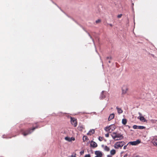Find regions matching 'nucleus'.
Returning a JSON list of instances; mask_svg holds the SVG:
<instances>
[{"label": "nucleus", "instance_id": "obj_24", "mask_svg": "<svg viewBox=\"0 0 157 157\" xmlns=\"http://www.w3.org/2000/svg\"><path fill=\"white\" fill-rule=\"evenodd\" d=\"M138 126L136 125H134L133 126V128L134 129H138Z\"/></svg>", "mask_w": 157, "mask_h": 157}, {"label": "nucleus", "instance_id": "obj_30", "mask_svg": "<svg viewBox=\"0 0 157 157\" xmlns=\"http://www.w3.org/2000/svg\"><path fill=\"white\" fill-rule=\"evenodd\" d=\"M112 58L111 57H106V59H111Z\"/></svg>", "mask_w": 157, "mask_h": 157}, {"label": "nucleus", "instance_id": "obj_13", "mask_svg": "<svg viewBox=\"0 0 157 157\" xmlns=\"http://www.w3.org/2000/svg\"><path fill=\"white\" fill-rule=\"evenodd\" d=\"M116 109L117 110L118 114H120L123 113V110L121 108H119L118 107H117Z\"/></svg>", "mask_w": 157, "mask_h": 157}, {"label": "nucleus", "instance_id": "obj_29", "mask_svg": "<svg viewBox=\"0 0 157 157\" xmlns=\"http://www.w3.org/2000/svg\"><path fill=\"white\" fill-rule=\"evenodd\" d=\"M122 16V14H120L118 15L117 17H118V18H121V17Z\"/></svg>", "mask_w": 157, "mask_h": 157}, {"label": "nucleus", "instance_id": "obj_16", "mask_svg": "<svg viewBox=\"0 0 157 157\" xmlns=\"http://www.w3.org/2000/svg\"><path fill=\"white\" fill-rule=\"evenodd\" d=\"M152 143L155 146H157V139H154L152 141Z\"/></svg>", "mask_w": 157, "mask_h": 157}, {"label": "nucleus", "instance_id": "obj_34", "mask_svg": "<svg viewBox=\"0 0 157 157\" xmlns=\"http://www.w3.org/2000/svg\"><path fill=\"white\" fill-rule=\"evenodd\" d=\"M109 25L111 27L113 26V25L112 24H109Z\"/></svg>", "mask_w": 157, "mask_h": 157}, {"label": "nucleus", "instance_id": "obj_10", "mask_svg": "<svg viewBox=\"0 0 157 157\" xmlns=\"http://www.w3.org/2000/svg\"><path fill=\"white\" fill-rule=\"evenodd\" d=\"M90 145L91 147L94 148L96 147H97L98 145L97 143L93 141H91L90 142Z\"/></svg>", "mask_w": 157, "mask_h": 157}, {"label": "nucleus", "instance_id": "obj_17", "mask_svg": "<svg viewBox=\"0 0 157 157\" xmlns=\"http://www.w3.org/2000/svg\"><path fill=\"white\" fill-rule=\"evenodd\" d=\"M83 129L84 128L82 126H79L78 127V129L81 131H82Z\"/></svg>", "mask_w": 157, "mask_h": 157}, {"label": "nucleus", "instance_id": "obj_19", "mask_svg": "<svg viewBox=\"0 0 157 157\" xmlns=\"http://www.w3.org/2000/svg\"><path fill=\"white\" fill-rule=\"evenodd\" d=\"M110 153L111 155H113L116 153V151L114 149H113L110 151Z\"/></svg>", "mask_w": 157, "mask_h": 157}, {"label": "nucleus", "instance_id": "obj_7", "mask_svg": "<svg viewBox=\"0 0 157 157\" xmlns=\"http://www.w3.org/2000/svg\"><path fill=\"white\" fill-rule=\"evenodd\" d=\"M140 140H137L136 141H135L130 142L128 143V144H131L132 145H136L140 143Z\"/></svg>", "mask_w": 157, "mask_h": 157}, {"label": "nucleus", "instance_id": "obj_4", "mask_svg": "<svg viewBox=\"0 0 157 157\" xmlns=\"http://www.w3.org/2000/svg\"><path fill=\"white\" fill-rule=\"evenodd\" d=\"M115 128V126L114 125H111L105 128L104 130L110 133L114 131Z\"/></svg>", "mask_w": 157, "mask_h": 157}, {"label": "nucleus", "instance_id": "obj_20", "mask_svg": "<svg viewBox=\"0 0 157 157\" xmlns=\"http://www.w3.org/2000/svg\"><path fill=\"white\" fill-rule=\"evenodd\" d=\"M87 139L88 138L86 136H84L83 137V140L84 142L86 141Z\"/></svg>", "mask_w": 157, "mask_h": 157}, {"label": "nucleus", "instance_id": "obj_33", "mask_svg": "<svg viewBox=\"0 0 157 157\" xmlns=\"http://www.w3.org/2000/svg\"><path fill=\"white\" fill-rule=\"evenodd\" d=\"M107 157H112V156L111 155H108L107 156Z\"/></svg>", "mask_w": 157, "mask_h": 157}, {"label": "nucleus", "instance_id": "obj_27", "mask_svg": "<svg viewBox=\"0 0 157 157\" xmlns=\"http://www.w3.org/2000/svg\"><path fill=\"white\" fill-rule=\"evenodd\" d=\"M109 132H108L107 134H105V136L106 137H109Z\"/></svg>", "mask_w": 157, "mask_h": 157}, {"label": "nucleus", "instance_id": "obj_5", "mask_svg": "<svg viewBox=\"0 0 157 157\" xmlns=\"http://www.w3.org/2000/svg\"><path fill=\"white\" fill-rule=\"evenodd\" d=\"M125 144V143L123 141L117 142L115 144V147L116 148H121Z\"/></svg>", "mask_w": 157, "mask_h": 157}, {"label": "nucleus", "instance_id": "obj_1", "mask_svg": "<svg viewBox=\"0 0 157 157\" xmlns=\"http://www.w3.org/2000/svg\"><path fill=\"white\" fill-rule=\"evenodd\" d=\"M111 135L112 138L115 140H121L124 138L122 135L120 133H117V132H113Z\"/></svg>", "mask_w": 157, "mask_h": 157}, {"label": "nucleus", "instance_id": "obj_8", "mask_svg": "<svg viewBox=\"0 0 157 157\" xmlns=\"http://www.w3.org/2000/svg\"><path fill=\"white\" fill-rule=\"evenodd\" d=\"M95 154L99 157H102L103 155L102 152L99 151H95Z\"/></svg>", "mask_w": 157, "mask_h": 157}, {"label": "nucleus", "instance_id": "obj_9", "mask_svg": "<svg viewBox=\"0 0 157 157\" xmlns=\"http://www.w3.org/2000/svg\"><path fill=\"white\" fill-rule=\"evenodd\" d=\"M107 93L106 92L103 91H102L101 95L100 96V98L101 99H103L106 97V94Z\"/></svg>", "mask_w": 157, "mask_h": 157}, {"label": "nucleus", "instance_id": "obj_32", "mask_svg": "<svg viewBox=\"0 0 157 157\" xmlns=\"http://www.w3.org/2000/svg\"><path fill=\"white\" fill-rule=\"evenodd\" d=\"M127 154L124 155L123 157H127Z\"/></svg>", "mask_w": 157, "mask_h": 157}, {"label": "nucleus", "instance_id": "obj_25", "mask_svg": "<svg viewBox=\"0 0 157 157\" xmlns=\"http://www.w3.org/2000/svg\"><path fill=\"white\" fill-rule=\"evenodd\" d=\"M101 21V20L100 19H98V20L96 21V22L97 24H98Z\"/></svg>", "mask_w": 157, "mask_h": 157}, {"label": "nucleus", "instance_id": "obj_35", "mask_svg": "<svg viewBox=\"0 0 157 157\" xmlns=\"http://www.w3.org/2000/svg\"><path fill=\"white\" fill-rule=\"evenodd\" d=\"M139 114L140 116H141L142 115L140 113H139Z\"/></svg>", "mask_w": 157, "mask_h": 157}, {"label": "nucleus", "instance_id": "obj_36", "mask_svg": "<svg viewBox=\"0 0 157 157\" xmlns=\"http://www.w3.org/2000/svg\"><path fill=\"white\" fill-rule=\"evenodd\" d=\"M109 63H110L111 62H110V61H109Z\"/></svg>", "mask_w": 157, "mask_h": 157}, {"label": "nucleus", "instance_id": "obj_28", "mask_svg": "<svg viewBox=\"0 0 157 157\" xmlns=\"http://www.w3.org/2000/svg\"><path fill=\"white\" fill-rule=\"evenodd\" d=\"M84 157H91V156L90 154H87L85 155Z\"/></svg>", "mask_w": 157, "mask_h": 157}, {"label": "nucleus", "instance_id": "obj_22", "mask_svg": "<svg viewBox=\"0 0 157 157\" xmlns=\"http://www.w3.org/2000/svg\"><path fill=\"white\" fill-rule=\"evenodd\" d=\"M65 139L67 140V141H71V140L70 139V138L69 137H65Z\"/></svg>", "mask_w": 157, "mask_h": 157}, {"label": "nucleus", "instance_id": "obj_11", "mask_svg": "<svg viewBox=\"0 0 157 157\" xmlns=\"http://www.w3.org/2000/svg\"><path fill=\"white\" fill-rule=\"evenodd\" d=\"M101 147L104 148L105 151H109L110 150L109 148L107 146H104V145H102Z\"/></svg>", "mask_w": 157, "mask_h": 157}, {"label": "nucleus", "instance_id": "obj_15", "mask_svg": "<svg viewBox=\"0 0 157 157\" xmlns=\"http://www.w3.org/2000/svg\"><path fill=\"white\" fill-rule=\"evenodd\" d=\"M138 119L140 120V121H145L146 120L143 116H140L138 117Z\"/></svg>", "mask_w": 157, "mask_h": 157}, {"label": "nucleus", "instance_id": "obj_2", "mask_svg": "<svg viewBox=\"0 0 157 157\" xmlns=\"http://www.w3.org/2000/svg\"><path fill=\"white\" fill-rule=\"evenodd\" d=\"M37 128L38 127L36 126L33 127L31 129H29L25 131H20V132H21L22 134L24 136H26L31 134L36 128Z\"/></svg>", "mask_w": 157, "mask_h": 157}, {"label": "nucleus", "instance_id": "obj_23", "mask_svg": "<svg viewBox=\"0 0 157 157\" xmlns=\"http://www.w3.org/2000/svg\"><path fill=\"white\" fill-rule=\"evenodd\" d=\"M103 137L99 136L98 138V140L100 141H101L103 140Z\"/></svg>", "mask_w": 157, "mask_h": 157}, {"label": "nucleus", "instance_id": "obj_3", "mask_svg": "<svg viewBox=\"0 0 157 157\" xmlns=\"http://www.w3.org/2000/svg\"><path fill=\"white\" fill-rule=\"evenodd\" d=\"M129 90L128 86L126 85H123L121 87V95H124L126 94Z\"/></svg>", "mask_w": 157, "mask_h": 157}, {"label": "nucleus", "instance_id": "obj_26", "mask_svg": "<svg viewBox=\"0 0 157 157\" xmlns=\"http://www.w3.org/2000/svg\"><path fill=\"white\" fill-rule=\"evenodd\" d=\"M84 150H83L80 152V153L81 155H82L84 154Z\"/></svg>", "mask_w": 157, "mask_h": 157}, {"label": "nucleus", "instance_id": "obj_6", "mask_svg": "<svg viewBox=\"0 0 157 157\" xmlns=\"http://www.w3.org/2000/svg\"><path fill=\"white\" fill-rule=\"evenodd\" d=\"M71 122L72 125H73L75 127L77 126V123L76 121V119L74 117H71Z\"/></svg>", "mask_w": 157, "mask_h": 157}, {"label": "nucleus", "instance_id": "obj_21", "mask_svg": "<svg viewBox=\"0 0 157 157\" xmlns=\"http://www.w3.org/2000/svg\"><path fill=\"white\" fill-rule=\"evenodd\" d=\"M145 128V127L143 126H138V129H142Z\"/></svg>", "mask_w": 157, "mask_h": 157}, {"label": "nucleus", "instance_id": "obj_14", "mask_svg": "<svg viewBox=\"0 0 157 157\" xmlns=\"http://www.w3.org/2000/svg\"><path fill=\"white\" fill-rule=\"evenodd\" d=\"M95 131L94 129L90 130L89 132L87 133V135H88L91 136L94 133Z\"/></svg>", "mask_w": 157, "mask_h": 157}, {"label": "nucleus", "instance_id": "obj_12", "mask_svg": "<svg viewBox=\"0 0 157 157\" xmlns=\"http://www.w3.org/2000/svg\"><path fill=\"white\" fill-rule=\"evenodd\" d=\"M114 117V113H112L110 115L108 118V121H110L113 119Z\"/></svg>", "mask_w": 157, "mask_h": 157}, {"label": "nucleus", "instance_id": "obj_31", "mask_svg": "<svg viewBox=\"0 0 157 157\" xmlns=\"http://www.w3.org/2000/svg\"><path fill=\"white\" fill-rule=\"evenodd\" d=\"M127 145H125V146H124V149H126L127 147Z\"/></svg>", "mask_w": 157, "mask_h": 157}, {"label": "nucleus", "instance_id": "obj_18", "mask_svg": "<svg viewBox=\"0 0 157 157\" xmlns=\"http://www.w3.org/2000/svg\"><path fill=\"white\" fill-rule=\"evenodd\" d=\"M127 122V121L126 119H123L122 120V123L124 124L125 125Z\"/></svg>", "mask_w": 157, "mask_h": 157}]
</instances>
